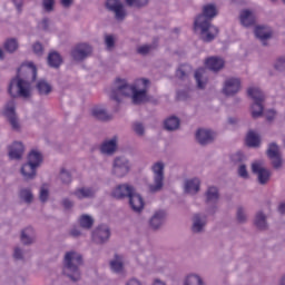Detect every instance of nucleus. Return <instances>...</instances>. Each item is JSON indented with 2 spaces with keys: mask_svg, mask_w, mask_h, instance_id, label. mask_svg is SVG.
Here are the masks:
<instances>
[{
  "mask_svg": "<svg viewBox=\"0 0 285 285\" xmlns=\"http://www.w3.org/2000/svg\"><path fill=\"white\" fill-rule=\"evenodd\" d=\"M150 83V79L139 78L136 79L134 86H130L127 79L117 78L111 88L110 99L117 101V104H121V97H131V104H134V106L148 104V101H150L148 97Z\"/></svg>",
  "mask_w": 285,
  "mask_h": 285,
  "instance_id": "obj_1",
  "label": "nucleus"
},
{
  "mask_svg": "<svg viewBox=\"0 0 285 285\" xmlns=\"http://www.w3.org/2000/svg\"><path fill=\"white\" fill-rule=\"evenodd\" d=\"M217 14V6L208 3L203 7V13L198 14L194 21V30H199L204 43H210L219 35V29L213 26V19Z\"/></svg>",
  "mask_w": 285,
  "mask_h": 285,
  "instance_id": "obj_2",
  "label": "nucleus"
},
{
  "mask_svg": "<svg viewBox=\"0 0 285 285\" xmlns=\"http://www.w3.org/2000/svg\"><path fill=\"white\" fill-rule=\"evenodd\" d=\"M20 70L21 69H18L17 76L11 79L8 92L13 99L17 97L30 99V97H32L30 88H32V83L37 81V66L32 62L27 65L24 79L19 75Z\"/></svg>",
  "mask_w": 285,
  "mask_h": 285,
  "instance_id": "obj_3",
  "label": "nucleus"
},
{
  "mask_svg": "<svg viewBox=\"0 0 285 285\" xmlns=\"http://www.w3.org/2000/svg\"><path fill=\"white\" fill-rule=\"evenodd\" d=\"M83 266V256L75 250L67 252L63 258V275L69 277L71 282H79L81 279V269Z\"/></svg>",
  "mask_w": 285,
  "mask_h": 285,
  "instance_id": "obj_4",
  "label": "nucleus"
},
{
  "mask_svg": "<svg viewBox=\"0 0 285 285\" xmlns=\"http://www.w3.org/2000/svg\"><path fill=\"white\" fill-rule=\"evenodd\" d=\"M247 95L253 99L252 117L253 119H259L264 115V102L266 101V94L259 89V87H249Z\"/></svg>",
  "mask_w": 285,
  "mask_h": 285,
  "instance_id": "obj_5",
  "label": "nucleus"
},
{
  "mask_svg": "<svg viewBox=\"0 0 285 285\" xmlns=\"http://www.w3.org/2000/svg\"><path fill=\"white\" fill-rule=\"evenodd\" d=\"M164 163L154 164L151 170L154 173V184L148 186L149 193H161L164 189Z\"/></svg>",
  "mask_w": 285,
  "mask_h": 285,
  "instance_id": "obj_6",
  "label": "nucleus"
},
{
  "mask_svg": "<svg viewBox=\"0 0 285 285\" xmlns=\"http://www.w3.org/2000/svg\"><path fill=\"white\" fill-rule=\"evenodd\" d=\"M130 173V160L125 156H117L112 161L111 174L114 177H126Z\"/></svg>",
  "mask_w": 285,
  "mask_h": 285,
  "instance_id": "obj_7",
  "label": "nucleus"
},
{
  "mask_svg": "<svg viewBox=\"0 0 285 285\" xmlns=\"http://www.w3.org/2000/svg\"><path fill=\"white\" fill-rule=\"evenodd\" d=\"M252 173L253 175H256L259 186H266L273 176V173L268 168L264 167V163L262 161H255L252 164Z\"/></svg>",
  "mask_w": 285,
  "mask_h": 285,
  "instance_id": "obj_8",
  "label": "nucleus"
},
{
  "mask_svg": "<svg viewBox=\"0 0 285 285\" xmlns=\"http://www.w3.org/2000/svg\"><path fill=\"white\" fill-rule=\"evenodd\" d=\"M110 235H112L110 227L106 224H102L97 226L91 232V239L95 242V244L104 246V244H108V242H110Z\"/></svg>",
  "mask_w": 285,
  "mask_h": 285,
  "instance_id": "obj_9",
  "label": "nucleus"
},
{
  "mask_svg": "<svg viewBox=\"0 0 285 285\" xmlns=\"http://www.w3.org/2000/svg\"><path fill=\"white\" fill-rule=\"evenodd\" d=\"M219 202V189L215 186H209L205 191V204L210 206L207 208L208 215H215L217 213V204Z\"/></svg>",
  "mask_w": 285,
  "mask_h": 285,
  "instance_id": "obj_10",
  "label": "nucleus"
},
{
  "mask_svg": "<svg viewBox=\"0 0 285 285\" xmlns=\"http://www.w3.org/2000/svg\"><path fill=\"white\" fill-rule=\"evenodd\" d=\"M105 6L109 12H114L116 21H125L126 17H128V12L121 0H106Z\"/></svg>",
  "mask_w": 285,
  "mask_h": 285,
  "instance_id": "obj_11",
  "label": "nucleus"
},
{
  "mask_svg": "<svg viewBox=\"0 0 285 285\" xmlns=\"http://www.w3.org/2000/svg\"><path fill=\"white\" fill-rule=\"evenodd\" d=\"M7 121H9L11 129L14 132L21 131V122H19V117L17 116V108L14 107V101L8 102L3 111Z\"/></svg>",
  "mask_w": 285,
  "mask_h": 285,
  "instance_id": "obj_12",
  "label": "nucleus"
},
{
  "mask_svg": "<svg viewBox=\"0 0 285 285\" xmlns=\"http://www.w3.org/2000/svg\"><path fill=\"white\" fill-rule=\"evenodd\" d=\"M266 155L268 159L272 160V166L275 170H279L282 168L284 161L282 160V154L279 153V146L277 142H271L266 150Z\"/></svg>",
  "mask_w": 285,
  "mask_h": 285,
  "instance_id": "obj_13",
  "label": "nucleus"
},
{
  "mask_svg": "<svg viewBox=\"0 0 285 285\" xmlns=\"http://www.w3.org/2000/svg\"><path fill=\"white\" fill-rule=\"evenodd\" d=\"M92 55V47L88 43H79L71 50V57L75 61H83Z\"/></svg>",
  "mask_w": 285,
  "mask_h": 285,
  "instance_id": "obj_14",
  "label": "nucleus"
},
{
  "mask_svg": "<svg viewBox=\"0 0 285 285\" xmlns=\"http://www.w3.org/2000/svg\"><path fill=\"white\" fill-rule=\"evenodd\" d=\"M135 190V186L128 183L120 184L112 189L111 197H114V199H128Z\"/></svg>",
  "mask_w": 285,
  "mask_h": 285,
  "instance_id": "obj_15",
  "label": "nucleus"
},
{
  "mask_svg": "<svg viewBox=\"0 0 285 285\" xmlns=\"http://www.w3.org/2000/svg\"><path fill=\"white\" fill-rule=\"evenodd\" d=\"M216 134L210 129L200 128L196 131V140L200 146H208L215 141Z\"/></svg>",
  "mask_w": 285,
  "mask_h": 285,
  "instance_id": "obj_16",
  "label": "nucleus"
},
{
  "mask_svg": "<svg viewBox=\"0 0 285 285\" xmlns=\"http://www.w3.org/2000/svg\"><path fill=\"white\" fill-rule=\"evenodd\" d=\"M256 39L261 40L262 46H268V40L273 39V29L266 26H257L254 30Z\"/></svg>",
  "mask_w": 285,
  "mask_h": 285,
  "instance_id": "obj_17",
  "label": "nucleus"
},
{
  "mask_svg": "<svg viewBox=\"0 0 285 285\" xmlns=\"http://www.w3.org/2000/svg\"><path fill=\"white\" fill-rule=\"evenodd\" d=\"M239 88H242V80L239 78H230L225 81L223 92L226 97H234L239 92Z\"/></svg>",
  "mask_w": 285,
  "mask_h": 285,
  "instance_id": "obj_18",
  "label": "nucleus"
},
{
  "mask_svg": "<svg viewBox=\"0 0 285 285\" xmlns=\"http://www.w3.org/2000/svg\"><path fill=\"white\" fill-rule=\"evenodd\" d=\"M23 153H26V147L21 141H13L11 146H9V159L21 161L23 159Z\"/></svg>",
  "mask_w": 285,
  "mask_h": 285,
  "instance_id": "obj_19",
  "label": "nucleus"
},
{
  "mask_svg": "<svg viewBox=\"0 0 285 285\" xmlns=\"http://www.w3.org/2000/svg\"><path fill=\"white\" fill-rule=\"evenodd\" d=\"M35 90L39 97H50L52 95V83L42 78L36 81Z\"/></svg>",
  "mask_w": 285,
  "mask_h": 285,
  "instance_id": "obj_20",
  "label": "nucleus"
},
{
  "mask_svg": "<svg viewBox=\"0 0 285 285\" xmlns=\"http://www.w3.org/2000/svg\"><path fill=\"white\" fill-rule=\"evenodd\" d=\"M129 199V206L134 213H141L144 210V197H141L138 193L137 189L131 194V196L128 197Z\"/></svg>",
  "mask_w": 285,
  "mask_h": 285,
  "instance_id": "obj_21",
  "label": "nucleus"
},
{
  "mask_svg": "<svg viewBox=\"0 0 285 285\" xmlns=\"http://www.w3.org/2000/svg\"><path fill=\"white\" fill-rule=\"evenodd\" d=\"M239 21L244 26V28H250V26H255V12H253V10L250 9L240 10Z\"/></svg>",
  "mask_w": 285,
  "mask_h": 285,
  "instance_id": "obj_22",
  "label": "nucleus"
},
{
  "mask_svg": "<svg viewBox=\"0 0 285 285\" xmlns=\"http://www.w3.org/2000/svg\"><path fill=\"white\" fill-rule=\"evenodd\" d=\"M166 222V212L158 210L155 212V214L149 219V226L153 230H159L164 226V223Z\"/></svg>",
  "mask_w": 285,
  "mask_h": 285,
  "instance_id": "obj_23",
  "label": "nucleus"
},
{
  "mask_svg": "<svg viewBox=\"0 0 285 285\" xmlns=\"http://www.w3.org/2000/svg\"><path fill=\"white\" fill-rule=\"evenodd\" d=\"M37 168L35 165H30V163H24L20 168V174L23 177L24 181H32V179L37 178Z\"/></svg>",
  "mask_w": 285,
  "mask_h": 285,
  "instance_id": "obj_24",
  "label": "nucleus"
},
{
  "mask_svg": "<svg viewBox=\"0 0 285 285\" xmlns=\"http://www.w3.org/2000/svg\"><path fill=\"white\" fill-rule=\"evenodd\" d=\"M207 223L208 220L206 219V216L195 214L193 217L191 232L195 233L196 235H198L199 233H204Z\"/></svg>",
  "mask_w": 285,
  "mask_h": 285,
  "instance_id": "obj_25",
  "label": "nucleus"
},
{
  "mask_svg": "<svg viewBox=\"0 0 285 285\" xmlns=\"http://www.w3.org/2000/svg\"><path fill=\"white\" fill-rule=\"evenodd\" d=\"M205 66L212 72H219V70H224V59L219 57H209L205 60Z\"/></svg>",
  "mask_w": 285,
  "mask_h": 285,
  "instance_id": "obj_26",
  "label": "nucleus"
},
{
  "mask_svg": "<svg viewBox=\"0 0 285 285\" xmlns=\"http://www.w3.org/2000/svg\"><path fill=\"white\" fill-rule=\"evenodd\" d=\"M20 242H22L23 246H32L35 242H37V236H35V228L27 227L21 230Z\"/></svg>",
  "mask_w": 285,
  "mask_h": 285,
  "instance_id": "obj_27",
  "label": "nucleus"
},
{
  "mask_svg": "<svg viewBox=\"0 0 285 285\" xmlns=\"http://www.w3.org/2000/svg\"><path fill=\"white\" fill-rule=\"evenodd\" d=\"M202 180L199 178H191L185 180L184 190L187 195H197L200 190Z\"/></svg>",
  "mask_w": 285,
  "mask_h": 285,
  "instance_id": "obj_28",
  "label": "nucleus"
},
{
  "mask_svg": "<svg viewBox=\"0 0 285 285\" xmlns=\"http://www.w3.org/2000/svg\"><path fill=\"white\" fill-rule=\"evenodd\" d=\"M254 226L258 230H268V217L264 212H257L254 218Z\"/></svg>",
  "mask_w": 285,
  "mask_h": 285,
  "instance_id": "obj_29",
  "label": "nucleus"
},
{
  "mask_svg": "<svg viewBox=\"0 0 285 285\" xmlns=\"http://www.w3.org/2000/svg\"><path fill=\"white\" fill-rule=\"evenodd\" d=\"M47 62L50 68L59 69L61 68V63H63V58L59 52L51 51L48 55Z\"/></svg>",
  "mask_w": 285,
  "mask_h": 285,
  "instance_id": "obj_30",
  "label": "nucleus"
},
{
  "mask_svg": "<svg viewBox=\"0 0 285 285\" xmlns=\"http://www.w3.org/2000/svg\"><path fill=\"white\" fill-rule=\"evenodd\" d=\"M246 145L248 148H259V146H262V138L259 137V134L254 130H249L246 136Z\"/></svg>",
  "mask_w": 285,
  "mask_h": 285,
  "instance_id": "obj_31",
  "label": "nucleus"
},
{
  "mask_svg": "<svg viewBox=\"0 0 285 285\" xmlns=\"http://www.w3.org/2000/svg\"><path fill=\"white\" fill-rule=\"evenodd\" d=\"M100 151L102 155L111 156L114 153H117V138H111L108 141H105L101 147Z\"/></svg>",
  "mask_w": 285,
  "mask_h": 285,
  "instance_id": "obj_32",
  "label": "nucleus"
},
{
  "mask_svg": "<svg viewBox=\"0 0 285 285\" xmlns=\"http://www.w3.org/2000/svg\"><path fill=\"white\" fill-rule=\"evenodd\" d=\"M91 115L98 121H112V115L108 114L105 108L96 107L91 110Z\"/></svg>",
  "mask_w": 285,
  "mask_h": 285,
  "instance_id": "obj_33",
  "label": "nucleus"
},
{
  "mask_svg": "<svg viewBox=\"0 0 285 285\" xmlns=\"http://www.w3.org/2000/svg\"><path fill=\"white\" fill-rule=\"evenodd\" d=\"M78 224L83 230H90L95 226V218L88 214H82L78 218Z\"/></svg>",
  "mask_w": 285,
  "mask_h": 285,
  "instance_id": "obj_34",
  "label": "nucleus"
},
{
  "mask_svg": "<svg viewBox=\"0 0 285 285\" xmlns=\"http://www.w3.org/2000/svg\"><path fill=\"white\" fill-rule=\"evenodd\" d=\"M27 159H28L27 164L36 166L37 168H39V166H41V164H43V156L41 155V153H39L37 150H31L28 154Z\"/></svg>",
  "mask_w": 285,
  "mask_h": 285,
  "instance_id": "obj_35",
  "label": "nucleus"
},
{
  "mask_svg": "<svg viewBox=\"0 0 285 285\" xmlns=\"http://www.w3.org/2000/svg\"><path fill=\"white\" fill-rule=\"evenodd\" d=\"M112 273H121L124 271V258L119 254H115L114 259L109 262Z\"/></svg>",
  "mask_w": 285,
  "mask_h": 285,
  "instance_id": "obj_36",
  "label": "nucleus"
},
{
  "mask_svg": "<svg viewBox=\"0 0 285 285\" xmlns=\"http://www.w3.org/2000/svg\"><path fill=\"white\" fill-rule=\"evenodd\" d=\"M180 124H181V120H179L177 116H171L165 120V129L169 130V132L179 130Z\"/></svg>",
  "mask_w": 285,
  "mask_h": 285,
  "instance_id": "obj_37",
  "label": "nucleus"
},
{
  "mask_svg": "<svg viewBox=\"0 0 285 285\" xmlns=\"http://www.w3.org/2000/svg\"><path fill=\"white\" fill-rule=\"evenodd\" d=\"M3 48L9 55H14L19 50V40L17 38H8L3 43Z\"/></svg>",
  "mask_w": 285,
  "mask_h": 285,
  "instance_id": "obj_38",
  "label": "nucleus"
},
{
  "mask_svg": "<svg viewBox=\"0 0 285 285\" xmlns=\"http://www.w3.org/2000/svg\"><path fill=\"white\" fill-rule=\"evenodd\" d=\"M18 197L21 202H24V204H32L35 202V195L32 194V189L30 188H22L20 189Z\"/></svg>",
  "mask_w": 285,
  "mask_h": 285,
  "instance_id": "obj_39",
  "label": "nucleus"
},
{
  "mask_svg": "<svg viewBox=\"0 0 285 285\" xmlns=\"http://www.w3.org/2000/svg\"><path fill=\"white\" fill-rule=\"evenodd\" d=\"M126 6L129 8H146L148 3H150V0H125Z\"/></svg>",
  "mask_w": 285,
  "mask_h": 285,
  "instance_id": "obj_40",
  "label": "nucleus"
},
{
  "mask_svg": "<svg viewBox=\"0 0 285 285\" xmlns=\"http://www.w3.org/2000/svg\"><path fill=\"white\" fill-rule=\"evenodd\" d=\"M184 285H206V284H204V279H202V277L199 275L191 274V275L187 276Z\"/></svg>",
  "mask_w": 285,
  "mask_h": 285,
  "instance_id": "obj_41",
  "label": "nucleus"
},
{
  "mask_svg": "<svg viewBox=\"0 0 285 285\" xmlns=\"http://www.w3.org/2000/svg\"><path fill=\"white\" fill-rule=\"evenodd\" d=\"M204 69H198L195 71V79L198 88L204 90L206 88V80H204Z\"/></svg>",
  "mask_w": 285,
  "mask_h": 285,
  "instance_id": "obj_42",
  "label": "nucleus"
},
{
  "mask_svg": "<svg viewBox=\"0 0 285 285\" xmlns=\"http://www.w3.org/2000/svg\"><path fill=\"white\" fill-rule=\"evenodd\" d=\"M188 75H190V66L188 65L180 66L176 71L178 79H188Z\"/></svg>",
  "mask_w": 285,
  "mask_h": 285,
  "instance_id": "obj_43",
  "label": "nucleus"
},
{
  "mask_svg": "<svg viewBox=\"0 0 285 285\" xmlns=\"http://www.w3.org/2000/svg\"><path fill=\"white\" fill-rule=\"evenodd\" d=\"M78 199H87L88 197H94L95 193L90 188H80L75 191Z\"/></svg>",
  "mask_w": 285,
  "mask_h": 285,
  "instance_id": "obj_44",
  "label": "nucleus"
},
{
  "mask_svg": "<svg viewBox=\"0 0 285 285\" xmlns=\"http://www.w3.org/2000/svg\"><path fill=\"white\" fill-rule=\"evenodd\" d=\"M236 220L238 224H246V222H248V216H246V209H244V207L242 206L237 207Z\"/></svg>",
  "mask_w": 285,
  "mask_h": 285,
  "instance_id": "obj_45",
  "label": "nucleus"
},
{
  "mask_svg": "<svg viewBox=\"0 0 285 285\" xmlns=\"http://www.w3.org/2000/svg\"><path fill=\"white\" fill-rule=\"evenodd\" d=\"M59 178L62 184H71L72 181V175L63 167L60 169Z\"/></svg>",
  "mask_w": 285,
  "mask_h": 285,
  "instance_id": "obj_46",
  "label": "nucleus"
},
{
  "mask_svg": "<svg viewBox=\"0 0 285 285\" xmlns=\"http://www.w3.org/2000/svg\"><path fill=\"white\" fill-rule=\"evenodd\" d=\"M132 130L138 137H144V135H146V127L141 122H135L132 125Z\"/></svg>",
  "mask_w": 285,
  "mask_h": 285,
  "instance_id": "obj_47",
  "label": "nucleus"
},
{
  "mask_svg": "<svg viewBox=\"0 0 285 285\" xmlns=\"http://www.w3.org/2000/svg\"><path fill=\"white\" fill-rule=\"evenodd\" d=\"M274 68L277 72H285V57L278 58L274 63Z\"/></svg>",
  "mask_w": 285,
  "mask_h": 285,
  "instance_id": "obj_48",
  "label": "nucleus"
},
{
  "mask_svg": "<svg viewBox=\"0 0 285 285\" xmlns=\"http://www.w3.org/2000/svg\"><path fill=\"white\" fill-rule=\"evenodd\" d=\"M42 8L45 12H53L55 11V0H42Z\"/></svg>",
  "mask_w": 285,
  "mask_h": 285,
  "instance_id": "obj_49",
  "label": "nucleus"
},
{
  "mask_svg": "<svg viewBox=\"0 0 285 285\" xmlns=\"http://www.w3.org/2000/svg\"><path fill=\"white\" fill-rule=\"evenodd\" d=\"M150 50H153V45H144L137 48V53L141 55L142 57H146V55L150 53Z\"/></svg>",
  "mask_w": 285,
  "mask_h": 285,
  "instance_id": "obj_50",
  "label": "nucleus"
},
{
  "mask_svg": "<svg viewBox=\"0 0 285 285\" xmlns=\"http://www.w3.org/2000/svg\"><path fill=\"white\" fill-rule=\"evenodd\" d=\"M32 50L37 57H41L43 55V45L37 41L32 45Z\"/></svg>",
  "mask_w": 285,
  "mask_h": 285,
  "instance_id": "obj_51",
  "label": "nucleus"
},
{
  "mask_svg": "<svg viewBox=\"0 0 285 285\" xmlns=\"http://www.w3.org/2000/svg\"><path fill=\"white\" fill-rule=\"evenodd\" d=\"M48 197H50V191L45 188V187H41L40 188V194H39V199L42 204H46V202H48Z\"/></svg>",
  "mask_w": 285,
  "mask_h": 285,
  "instance_id": "obj_52",
  "label": "nucleus"
},
{
  "mask_svg": "<svg viewBox=\"0 0 285 285\" xmlns=\"http://www.w3.org/2000/svg\"><path fill=\"white\" fill-rule=\"evenodd\" d=\"M61 205L65 210H72V208H75V202H72L70 198H63L61 200Z\"/></svg>",
  "mask_w": 285,
  "mask_h": 285,
  "instance_id": "obj_53",
  "label": "nucleus"
},
{
  "mask_svg": "<svg viewBox=\"0 0 285 285\" xmlns=\"http://www.w3.org/2000/svg\"><path fill=\"white\" fill-rule=\"evenodd\" d=\"M230 160L233 164H242V161H244V154H242V151H237L230 156Z\"/></svg>",
  "mask_w": 285,
  "mask_h": 285,
  "instance_id": "obj_54",
  "label": "nucleus"
},
{
  "mask_svg": "<svg viewBox=\"0 0 285 285\" xmlns=\"http://www.w3.org/2000/svg\"><path fill=\"white\" fill-rule=\"evenodd\" d=\"M81 235H83V233L81 232V229H79V227L73 226L69 230V236L73 237V239H79V237H81Z\"/></svg>",
  "mask_w": 285,
  "mask_h": 285,
  "instance_id": "obj_55",
  "label": "nucleus"
},
{
  "mask_svg": "<svg viewBox=\"0 0 285 285\" xmlns=\"http://www.w3.org/2000/svg\"><path fill=\"white\" fill-rule=\"evenodd\" d=\"M238 176H240L243 179H248V170L244 164L239 165L238 167Z\"/></svg>",
  "mask_w": 285,
  "mask_h": 285,
  "instance_id": "obj_56",
  "label": "nucleus"
},
{
  "mask_svg": "<svg viewBox=\"0 0 285 285\" xmlns=\"http://www.w3.org/2000/svg\"><path fill=\"white\" fill-rule=\"evenodd\" d=\"M105 45L108 50H110L115 46V37L112 36H106L105 37Z\"/></svg>",
  "mask_w": 285,
  "mask_h": 285,
  "instance_id": "obj_57",
  "label": "nucleus"
},
{
  "mask_svg": "<svg viewBox=\"0 0 285 285\" xmlns=\"http://www.w3.org/2000/svg\"><path fill=\"white\" fill-rule=\"evenodd\" d=\"M13 257L14 259H23V250L19 247H16L13 252Z\"/></svg>",
  "mask_w": 285,
  "mask_h": 285,
  "instance_id": "obj_58",
  "label": "nucleus"
},
{
  "mask_svg": "<svg viewBox=\"0 0 285 285\" xmlns=\"http://www.w3.org/2000/svg\"><path fill=\"white\" fill-rule=\"evenodd\" d=\"M12 2L16 6L18 12H22L23 0H12Z\"/></svg>",
  "mask_w": 285,
  "mask_h": 285,
  "instance_id": "obj_59",
  "label": "nucleus"
},
{
  "mask_svg": "<svg viewBox=\"0 0 285 285\" xmlns=\"http://www.w3.org/2000/svg\"><path fill=\"white\" fill-rule=\"evenodd\" d=\"M60 3L62 6V8H70V6H72V3H75V0H60Z\"/></svg>",
  "mask_w": 285,
  "mask_h": 285,
  "instance_id": "obj_60",
  "label": "nucleus"
},
{
  "mask_svg": "<svg viewBox=\"0 0 285 285\" xmlns=\"http://www.w3.org/2000/svg\"><path fill=\"white\" fill-rule=\"evenodd\" d=\"M126 285H141V282L137 278L129 279Z\"/></svg>",
  "mask_w": 285,
  "mask_h": 285,
  "instance_id": "obj_61",
  "label": "nucleus"
},
{
  "mask_svg": "<svg viewBox=\"0 0 285 285\" xmlns=\"http://www.w3.org/2000/svg\"><path fill=\"white\" fill-rule=\"evenodd\" d=\"M42 28L43 30H48V28H50V20L48 18L42 19Z\"/></svg>",
  "mask_w": 285,
  "mask_h": 285,
  "instance_id": "obj_62",
  "label": "nucleus"
},
{
  "mask_svg": "<svg viewBox=\"0 0 285 285\" xmlns=\"http://www.w3.org/2000/svg\"><path fill=\"white\" fill-rule=\"evenodd\" d=\"M278 213H281V215H285V203L278 206Z\"/></svg>",
  "mask_w": 285,
  "mask_h": 285,
  "instance_id": "obj_63",
  "label": "nucleus"
},
{
  "mask_svg": "<svg viewBox=\"0 0 285 285\" xmlns=\"http://www.w3.org/2000/svg\"><path fill=\"white\" fill-rule=\"evenodd\" d=\"M153 285H166L161 279L156 278Z\"/></svg>",
  "mask_w": 285,
  "mask_h": 285,
  "instance_id": "obj_64",
  "label": "nucleus"
}]
</instances>
